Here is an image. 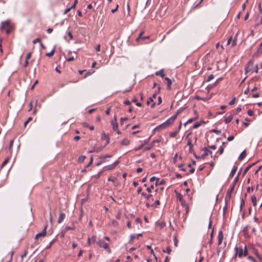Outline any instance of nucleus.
<instances>
[{
    "mask_svg": "<svg viewBox=\"0 0 262 262\" xmlns=\"http://www.w3.org/2000/svg\"><path fill=\"white\" fill-rule=\"evenodd\" d=\"M239 174H240V172H238L237 176L235 178L231 188L229 190H228V191L226 193V196H225L226 200H230V199L231 198L232 193L233 191L234 190V189L236 185V183L238 181Z\"/></svg>",
    "mask_w": 262,
    "mask_h": 262,
    "instance_id": "1",
    "label": "nucleus"
},
{
    "mask_svg": "<svg viewBox=\"0 0 262 262\" xmlns=\"http://www.w3.org/2000/svg\"><path fill=\"white\" fill-rule=\"evenodd\" d=\"M235 256L238 255L239 257H242L243 256H246L248 255V251L247 247L245 246L244 249L242 248H238L237 247H235Z\"/></svg>",
    "mask_w": 262,
    "mask_h": 262,
    "instance_id": "2",
    "label": "nucleus"
},
{
    "mask_svg": "<svg viewBox=\"0 0 262 262\" xmlns=\"http://www.w3.org/2000/svg\"><path fill=\"white\" fill-rule=\"evenodd\" d=\"M97 244L100 247L103 248L105 249H108V252H111V250L109 249L108 244L103 241H99L97 242Z\"/></svg>",
    "mask_w": 262,
    "mask_h": 262,
    "instance_id": "3",
    "label": "nucleus"
},
{
    "mask_svg": "<svg viewBox=\"0 0 262 262\" xmlns=\"http://www.w3.org/2000/svg\"><path fill=\"white\" fill-rule=\"evenodd\" d=\"M47 225H46L41 232L37 234L35 236V239H37L39 237L45 236L47 233Z\"/></svg>",
    "mask_w": 262,
    "mask_h": 262,
    "instance_id": "4",
    "label": "nucleus"
},
{
    "mask_svg": "<svg viewBox=\"0 0 262 262\" xmlns=\"http://www.w3.org/2000/svg\"><path fill=\"white\" fill-rule=\"evenodd\" d=\"M217 238H218L217 244H218V245H220L222 244V241L224 238V235H223V232L221 230H220L219 232Z\"/></svg>",
    "mask_w": 262,
    "mask_h": 262,
    "instance_id": "5",
    "label": "nucleus"
},
{
    "mask_svg": "<svg viewBox=\"0 0 262 262\" xmlns=\"http://www.w3.org/2000/svg\"><path fill=\"white\" fill-rule=\"evenodd\" d=\"M112 124L113 126V129L114 131H117L118 134H120L121 133L119 130L118 129V124L116 122H114V120L112 121Z\"/></svg>",
    "mask_w": 262,
    "mask_h": 262,
    "instance_id": "6",
    "label": "nucleus"
},
{
    "mask_svg": "<svg viewBox=\"0 0 262 262\" xmlns=\"http://www.w3.org/2000/svg\"><path fill=\"white\" fill-rule=\"evenodd\" d=\"M186 139L187 140V145L189 146V151L191 152L193 149V144L191 143V139L190 138L186 137Z\"/></svg>",
    "mask_w": 262,
    "mask_h": 262,
    "instance_id": "7",
    "label": "nucleus"
},
{
    "mask_svg": "<svg viewBox=\"0 0 262 262\" xmlns=\"http://www.w3.org/2000/svg\"><path fill=\"white\" fill-rule=\"evenodd\" d=\"M66 217V214L64 213L61 212L59 214L58 219L57 220V223L58 224L61 223L62 221Z\"/></svg>",
    "mask_w": 262,
    "mask_h": 262,
    "instance_id": "8",
    "label": "nucleus"
},
{
    "mask_svg": "<svg viewBox=\"0 0 262 262\" xmlns=\"http://www.w3.org/2000/svg\"><path fill=\"white\" fill-rule=\"evenodd\" d=\"M10 26V23L8 20L2 21L1 23V29L4 30L5 27H9Z\"/></svg>",
    "mask_w": 262,
    "mask_h": 262,
    "instance_id": "9",
    "label": "nucleus"
},
{
    "mask_svg": "<svg viewBox=\"0 0 262 262\" xmlns=\"http://www.w3.org/2000/svg\"><path fill=\"white\" fill-rule=\"evenodd\" d=\"M101 139L102 140H106V144H107L109 143L110 138L108 135L105 134L104 132H103L102 133V137Z\"/></svg>",
    "mask_w": 262,
    "mask_h": 262,
    "instance_id": "10",
    "label": "nucleus"
},
{
    "mask_svg": "<svg viewBox=\"0 0 262 262\" xmlns=\"http://www.w3.org/2000/svg\"><path fill=\"white\" fill-rule=\"evenodd\" d=\"M237 166H233V167L232 169L231 170V171L229 174V178H233V177L234 176V175L235 174V173L237 170Z\"/></svg>",
    "mask_w": 262,
    "mask_h": 262,
    "instance_id": "11",
    "label": "nucleus"
},
{
    "mask_svg": "<svg viewBox=\"0 0 262 262\" xmlns=\"http://www.w3.org/2000/svg\"><path fill=\"white\" fill-rule=\"evenodd\" d=\"M166 128V126L165 125V124L164 123H162V124L158 125L155 128V130H160L162 129H164Z\"/></svg>",
    "mask_w": 262,
    "mask_h": 262,
    "instance_id": "12",
    "label": "nucleus"
},
{
    "mask_svg": "<svg viewBox=\"0 0 262 262\" xmlns=\"http://www.w3.org/2000/svg\"><path fill=\"white\" fill-rule=\"evenodd\" d=\"M156 96H157V93H155L154 94H153L152 97H150L149 99L147 100L146 104L147 105H149L151 102H154V98H155L156 97Z\"/></svg>",
    "mask_w": 262,
    "mask_h": 262,
    "instance_id": "13",
    "label": "nucleus"
},
{
    "mask_svg": "<svg viewBox=\"0 0 262 262\" xmlns=\"http://www.w3.org/2000/svg\"><path fill=\"white\" fill-rule=\"evenodd\" d=\"M203 150L204 151V152L202 155L201 157V158L203 159L205 158L208 155L209 149L207 147H204L203 148Z\"/></svg>",
    "mask_w": 262,
    "mask_h": 262,
    "instance_id": "14",
    "label": "nucleus"
},
{
    "mask_svg": "<svg viewBox=\"0 0 262 262\" xmlns=\"http://www.w3.org/2000/svg\"><path fill=\"white\" fill-rule=\"evenodd\" d=\"M165 79L167 81V89L170 90L171 89V85L172 84V81L168 77H165Z\"/></svg>",
    "mask_w": 262,
    "mask_h": 262,
    "instance_id": "15",
    "label": "nucleus"
},
{
    "mask_svg": "<svg viewBox=\"0 0 262 262\" xmlns=\"http://www.w3.org/2000/svg\"><path fill=\"white\" fill-rule=\"evenodd\" d=\"M156 75L157 76H160L161 77L163 78L164 77V76H165L164 70L162 69V70H161L159 71L156 72Z\"/></svg>",
    "mask_w": 262,
    "mask_h": 262,
    "instance_id": "16",
    "label": "nucleus"
},
{
    "mask_svg": "<svg viewBox=\"0 0 262 262\" xmlns=\"http://www.w3.org/2000/svg\"><path fill=\"white\" fill-rule=\"evenodd\" d=\"M246 156V150H244L239 156L238 157V160L241 161L243 160Z\"/></svg>",
    "mask_w": 262,
    "mask_h": 262,
    "instance_id": "17",
    "label": "nucleus"
},
{
    "mask_svg": "<svg viewBox=\"0 0 262 262\" xmlns=\"http://www.w3.org/2000/svg\"><path fill=\"white\" fill-rule=\"evenodd\" d=\"M130 143V141L127 139H124L121 142V144L127 146Z\"/></svg>",
    "mask_w": 262,
    "mask_h": 262,
    "instance_id": "18",
    "label": "nucleus"
},
{
    "mask_svg": "<svg viewBox=\"0 0 262 262\" xmlns=\"http://www.w3.org/2000/svg\"><path fill=\"white\" fill-rule=\"evenodd\" d=\"M233 119V115H231L225 119V122L227 124L231 121Z\"/></svg>",
    "mask_w": 262,
    "mask_h": 262,
    "instance_id": "19",
    "label": "nucleus"
},
{
    "mask_svg": "<svg viewBox=\"0 0 262 262\" xmlns=\"http://www.w3.org/2000/svg\"><path fill=\"white\" fill-rule=\"evenodd\" d=\"M173 123V121L171 120L170 118H169L164 122V124H165L166 127H167L169 125L172 124Z\"/></svg>",
    "mask_w": 262,
    "mask_h": 262,
    "instance_id": "20",
    "label": "nucleus"
},
{
    "mask_svg": "<svg viewBox=\"0 0 262 262\" xmlns=\"http://www.w3.org/2000/svg\"><path fill=\"white\" fill-rule=\"evenodd\" d=\"M251 201L253 206H256V198L253 195L251 196Z\"/></svg>",
    "mask_w": 262,
    "mask_h": 262,
    "instance_id": "21",
    "label": "nucleus"
},
{
    "mask_svg": "<svg viewBox=\"0 0 262 262\" xmlns=\"http://www.w3.org/2000/svg\"><path fill=\"white\" fill-rule=\"evenodd\" d=\"M174 246L175 247H177L178 245V239L177 238V235H174L173 236Z\"/></svg>",
    "mask_w": 262,
    "mask_h": 262,
    "instance_id": "22",
    "label": "nucleus"
},
{
    "mask_svg": "<svg viewBox=\"0 0 262 262\" xmlns=\"http://www.w3.org/2000/svg\"><path fill=\"white\" fill-rule=\"evenodd\" d=\"M162 252L169 254L171 252V250L169 247H167L166 249H163Z\"/></svg>",
    "mask_w": 262,
    "mask_h": 262,
    "instance_id": "23",
    "label": "nucleus"
},
{
    "mask_svg": "<svg viewBox=\"0 0 262 262\" xmlns=\"http://www.w3.org/2000/svg\"><path fill=\"white\" fill-rule=\"evenodd\" d=\"M86 158L85 156H81L78 158V162L79 163H82L84 161V159Z\"/></svg>",
    "mask_w": 262,
    "mask_h": 262,
    "instance_id": "24",
    "label": "nucleus"
},
{
    "mask_svg": "<svg viewBox=\"0 0 262 262\" xmlns=\"http://www.w3.org/2000/svg\"><path fill=\"white\" fill-rule=\"evenodd\" d=\"M141 195L142 196H145V199L147 200H149L152 196L151 194H149L146 195V194L145 192L141 193Z\"/></svg>",
    "mask_w": 262,
    "mask_h": 262,
    "instance_id": "25",
    "label": "nucleus"
},
{
    "mask_svg": "<svg viewBox=\"0 0 262 262\" xmlns=\"http://www.w3.org/2000/svg\"><path fill=\"white\" fill-rule=\"evenodd\" d=\"M55 53V48H54L50 52L46 53V56L48 57L52 56Z\"/></svg>",
    "mask_w": 262,
    "mask_h": 262,
    "instance_id": "26",
    "label": "nucleus"
},
{
    "mask_svg": "<svg viewBox=\"0 0 262 262\" xmlns=\"http://www.w3.org/2000/svg\"><path fill=\"white\" fill-rule=\"evenodd\" d=\"M177 198L180 202L182 201L183 200V196L180 193L177 194Z\"/></svg>",
    "mask_w": 262,
    "mask_h": 262,
    "instance_id": "27",
    "label": "nucleus"
},
{
    "mask_svg": "<svg viewBox=\"0 0 262 262\" xmlns=\"http://www.w3.org/2000/svg\"><path fill=\"white\" fill-rule=\"evenodd\" d=\"M114 168V167H113V166L112 165H109V166H106L104 168V170H112Z\"/></svg>",
    "mask_w": 262,
    "mask_h": 262,
    "instance_id": "28",
    "label": "nucleus"
},
{
    "mask_svg": "<svg viewBox=\"0 0 262 262\" xmlns=\"http://www.w3.org/2000/svg\"><path fill=\"white\" fill-rule=\"evenodd\" d=\"M142 236V234H132L130 236V239L132 240H133L134 238H136V237H138L139 236Z\"/></svg>",
    "mask_w": 262,
    "mask_h": 262,
    "instance_id": "29",
    "label": "nucleus"
},
{
    "mask_svg": "<svg viewBox=\"0 0 262 262\" xmlns=\"http://www.w3.org/2000/svg\"><path fill=\"white\" fill-rule=\"evenodd\" d=\"M262 42L260 44L259 49L257 50V52L255 53V55L258 54V53H262Z\"/></svg>",
    "mask_w": 262,
    "mask_h": 262,
    "instance_id": "30",
    "label": "nucleus"
},
{
    "mask_svg": "<svg viewBox=\"0 0 262 262\" xmlns=\"http://www.w3.org/2000/svg\"><path fill=\"white\" fill-rule=\"evenodd\" d=\"M198 118V116H196V117L195 118H190L185 123V125H186V124L187 123H191L192 121L195 120Z\"/></svg>",
    "mask_w": 262,
    "mask_h": 262,
    "instance_id": "31",
    "label": "nucleus"
},
{
    "mask_svg": "<svg viewBox=\"0 0 262 262\" xmlns=\"http://www.w3.org/2000/svg\"><path fill=\"white\" fill-rule=\"evenodd\" d=\"M177 135V131H174V132H171L169 134V136L171 138H174V137H176Z\"/></svg>",
    "mask_w": 262,
    "mask_h": 262,
    "instance_id": "32",
    "label": "nucleus"
},
{
    "mask_svg": "<svg viewBox=\"0 0 262 262\" xmlns=\"http://www.w3.org/2000/svg\"><path fill=\"white\" fill-rule=\"evenodd\" d=\"M143 33H144V32H142L140 33L139 37L138 38H137V39H136L137 41H139V40L141 39L142 40V38H143L142 35Z\"/></svg>",
    "mask_w": 262,
    "mask_h": 262,
    "instance_id": "33",
    "label": "nucleus"
},
{
    "mask_svg": "<svg viewBox=\"0 0 262 262\" xmlns=\"http://www.w3.org/2000/svg\"><path fill=\"white\" fill-rule=\"evenodd\" d=\"M227 209V200H225V205L223 208V214H225Z\"/></svg>",
    "mask_w": 262,
    "mask_h": 262,
    "instance_id": "34",
    "label": "nucleus"
},
{
    "mask_svg": "<svg viewBox=\"0 0 262 262\" xmlns=\"http://www.w3.org/2000/svg\"><path fill=\"white\" fill-rule=\"evenodd\" d=\"M252 167V165H248L244 170L243 174H245L248 170L250 169V168Z\"/></svg>",
    "mask_w": 262,
    "mask_h": 262,
    "instance_id": "35",
    "label": "nucleus"
},
{
    "mask_svg": "<svg viewBox=\"0 0 262 262\" xmlns=\"http://www.w3.org/2000/svg\"><path fill=\"white\" fill-rule=\"evenodd\" d=\"M32 120V118L30 117L28 119L24 122V126L26 127L27 124Z\"/></svg>",
    "mask_w": 262,
    "mask_h": 262,
    "instance_id": "36",
    "label": "nucleus"
},
{
    "mask_svg": "<svg viewBox=\"0 0 262 262\" xmlns=\"http://www.w3.org/2000/svg\"><path fill=\"white\" fill-rule=\"evenodd\" d=\"M201 125V123L200 122H196L195 123L193 126V128H198L200 125Z\"/></svg>",
    "mask_w": 262,
    "mask_h": 262,
    "instance_id": "37",
    "label": "nucleus"
},
{
    "mask_svg": "<svg viewBox=\"0 0 262 262\" xmlns=\"http://www.w3.org/2000/svg\"><path fill=\"white\" fill-rule=\"evenodd\" d=\"M213 78H214V75H213V74H211V75H210L208 76V78H207V80H206V81H207V82L210 81H211V80H212Z\"/></svg>",
    "mask_w": 262,
    "mask_h": 262,
    "instance_id": "38",
    "label": "nucleus"
},
{
    "mask_svg": "<svg viewBox=\"0 0 262 262\" xmlns=\"http://www.w3.org/2000/svg\"><path fill=\"white\" fill-rule=\"evenodd\" d=\"M245 206L244 200L242 199L240 204V210H241L242 208Z\"/></svg>",
    "mask_w": 262,
    "mask_h": 262,
    "instance_id": "39",
    "label": "nucleus"
},
{
    "mask_svg": "<svg viewBox=\"0 0 262 262\" xmlns=\"http://www.w3.org/2000/svg\"><path fill=\"white\" fill-rule=\"evenodd\" d=\"M40 42H41V41L39 38H37L35 39L34 40H33V43L34 44H35L37 42L40 43Z\"/></svg>",
    "mask_w": 262,
    "mask_h": 262,
    "instance_id": "40",
    "label": "nucleus"
},
{
    "mask_svg": "<svg viewBox=\"0 0 262 262\" xmlns=\"http://www.w3.org/2000/svg\"><path fill=\"white\" fill-rule=\"evenodd\" d=\"M154 188V185H151L150 187H148L147 189H146V190L149 192H150L151 191V190H152Z\"/></svg>",
    "mask_w": 262,
    "mask_h": 262,
    "instance_id": "41",
    "label": "nucleus"
},
{
    "mask_svg": "<svg viewBox=\"0 0 262 262\" xmlns=\"http://www.w3.org/2000/svg\"><path fill=\"white\" fill-rule=\"evenodd\" d=\"M235 97H234L229 102V105H232L235 103Z\"/></svg>",
    "mask_w": 262,
    "mask_h": 262,
    "instance_id": "42",
    "label": "nucleus"
},
{
    "mask_svg": "<svg viewBox=\"0 0 262 262\" xmlns=\"http://www.w3.org/2000/svg\"><path fill=\"white\" fill-rule=\"evenodd\" d=\"M236 36H237V34L236 35L235 38L234 39L233 41H232V45H231V47H234L235 46V45H236Z\"/></svg>",
    "mask_w": 262,
    "mask_h": 262,
    "instance_id": "43",
    "label": "nucleus"
},
{
    "mask_svg": "<svg viewBox=\"0 0 262 262\" xmlns=\"http://www.w3.org/2000/svg\"><path fill=\"white\" fill-rule=\"evenodd\" d=\"M75 229V227H70V226H67L65 228V230L66 231H68V230H74Z\"/></svg>",
    "mask_w": 262,
    "mask_h": 262,
    "instance_id": "44",
    "label": "nucleus"
},
{
    "mask_svg": "<svg viewBox=\"0 0 262 262\" xmlns=\"http://www.w3.org/2000/svg\"><path fill=\"white\" fill-rule=\"evenodd\" d=\"M66 84H67L66 83L60 82L58 84V87L59 88H62L64 87Z\"/></svg>",
    "mask_w": 262,
    "mask_h": 262,
    "instance_id": "45",
    "label": "nucleus"
},
{
    "mask_svg": "<svg viewBox=\"0 0 262 262\" xmlns=\"http://www.w3.org/2000/svg\"><path fill=\"white\" fill-rule=\"evenodd\" d=\"M116 180H117V178H112V177H110L108 179V181H111V182H115Z\"/></svg>",
    "mask_w": 262,
    "mask_h": 262,
    "instance_id": "46",
    "label": "nucleus"
},
{
    "mask_svg": "<svg viewBox=\"0 0 262 262\" xmlns=\"http://www.w3.org/2000/svg\"><path fill=\"white\" fill-rule=\"evenodd\" d=\"M247 114H248V115L249 116H252L253 115L254 112H253V111H252L251 110H249L248 111Z\"/></svg>",
    "mask_w": 262,
    "mask_h": 262,
    "instance_id": "47",
    "label": "nucleus"
},
{
    "mask_svg": "<svg viewBox=\"0 0 262 262\" xmlns=\"http://www.w3.org/2000/svg\"><path fill=\"white\" fill-rule=\"evenodd\" d=\"M160 205V201L159 200L156 201L155 203L151 205L152 207Z\"/></svg>",
    "mask_w": 262,
    "mask_h": 262,
    "instance_id": "48",
    "label": "nucleus"
},
{
    "mask_svg": "<svg viewBox=\"0 0 262 262\" xmlns=\"http://www.w3.org/2000/svg\"><path fill=\"white\" fill-rule=\"evenodd\" d=\"M183 111V108H179L176 114H175L177 116H178Z\"/></svg>",
    "mask_w": 262,
    "mask_h": 262,
    "instance_id": "49",
    "label": "nucleus"
},
{
    "mask_svg": "<svg viewBox=\"0 0 262 262\" xmlns=\"http://www.w3.org/2000/svg\"><path fill=\"white\" fill-rule=\"evenodd\" d=\"M183 111V108H179L176 114H175L177 116H178Z\"/></svg>",
    "mask_w": 262,
    "mask_h": 262,
    "instance_id": "50",
    "label": "nucleus"
},
{
    "mask_svg": "<svg viewBox=\"0 0 262 262\" xmlns=\"http://www.w3.org/2000/svg\"><path fill=\"white\" fill-rule=\"evenodd\" d=\"M248 259L252 262H255V260L254 258L252 256H248Z\"/></svg>",
    "mask_w": 262,
    "mask_h": 262,
    "instance_id": "51",
    "label": "nucleus"
},
{
    "mask_svg": "<svg viewBox=\"0 0 262 262\" xmlns=\"http://www.w3.org/2000/svg\"><path fill=\"white\" fill-rule=\"evenodd\" d=\"M155 180H157V181H159V179L157 178L156 177H151L150 179V182H154Z\"/></svg>",
    "mask_w": 262,
    "mask_h": 262,
    "instance_id": "52",
    "label": "nucleus"
},
{
    "mask_svg": "<svg viewBox=\"0 0 262 262\" xmlns=\"http://www.w3.org/2000/svg\"><path fill=\"white\" fill-rule=\"evenodd\" d=\"M219 151L220 152V154L221 155H222L224 152V147H223L222 146H221L219 148Z\"/></svg>",
    "mask_w": 262,
    "mask_h": 262,
    "instance_id": "53",
    "label": "nucleus"
},
{
    "mask_svg": "<svg viewBox=\"0 0 262 262\" xmlns=\"http://www.w3.org/2000/svg\"><path fill=\"white\" fill-rule=\"evenodd\" d=\"M31 54H32V53L31 52H29L27 54V57L26 58V59L27 60H29L31 57Z\"/></svg>",
    "mask_w": 262,
    "mask_h": 262,
    "instance_id": "54",
    "label": "nucleus"
},
{
    "mask_svg": "<svg viewBox=\"0 0 262 262\" xmlns=\"http://www.w3.org/2000/svg\"><path fill=\"white\" fill-rule=\"evenodd\" d=\"M8 162V159H6L2 164V167H4Z\"/></svg>",
    "mask_w": 262,
    "mask_h": 262,
    "instance_id": "55",
    "label": "nucleus"
},
{
    "mask_svg": "<svg viewBox=\"0 0 262 262\" xmlns=\"http://www.w3.org/2000/svg\"><path fill=\"white\" fill-rule=\"evenodd\" d=\"M212 132L213 133H216L217 134H219L221 133V131L220 130H216V129H213L212 130Z\"/></svg>",
    "mask_w": 262,
    "mask_h": 262,
    "instance_id": "56",
    "label": "nucleus"
},
{
    "mask_svg": "<svg viewBox=\"0 0 262 262\" xmlns=\"http://www.w3.org/2000/svg\"><path fill=\"white\" fill-rule=\"evenodd\" d=\"M124 103L127 105H130L131 104V102L129 100H125L124 101Z\"/></svg>",
    "mask_w": 262,
    "mask_h": 262,
    "instance_id": "57",
    "label": "nucleus"
},
{
    "mask_svg": "<svg viewBox=\"0 0 262 262\" xmlns=\"http://www.w3.org/2000/svg\"><path fill=\"white\" fill-rule=\"evenodd\" d=\"M185 210L186 211V213L187 214L189 211V208L188 205H186V206L185 207Z\"/></svg>",
    "mask_w": 262,
    "mask_h": 262,
    "instance_id": "58",
    "label": "nucleus"
},
{
    "mask_svg": "<svg viewBox=\"0 0 262 262\" xmlns=\"http://www.w3.org/2000/svg\"><path fill=\"white\" fill-rule=\"evenodd\" d=\"M234 137L233 136H229L227 138L228 141H231L234 139Z\"/></svg>",
    "mask_w": 262,
    "mask_h": 262,
    "instance_id": "59",
    "label": "nucleus"
},
{
    "mask_svg": "<svg viewBox=\"0 0 262 262\" xmlns=\"http://www.w3.org/2000/svg\"><path fill=\"white\" fill-rule=\"evenodd\" d=\"M252 97L253 98H257L259 97V93H255L252 95Z\"/></svg>",
    "mask_w": 262,
    "mask_h": 262,
    "instance_id": "60",
    "label": "nucleus"
},
{
    "mask_svg": "<svg viewBox=\"0 0 262 262\" xmlns=\"http://www.w3.org/2000/svg\"><path fill=\"white\" fill-rule=\"evenodd\" d=\"M112 157V155H106L103 156L102 157V158L103 159H105L106 158H111Z\"/></svg>",
    "mask_w": 262,
    "mask_h": 262,
    "instance_id": "61",
    "label": "nucleus"
},
{
    "mask_svg": "<svg viewBox=\"0 0 262 262\" xmlns=\"http://www.w3.org/2000/svg\"><path fill=\"white\" fill-rule=\"evenodd\" d=\"M180 202L181 203V205L184 207H185L186 206V205H188L186 203V202L184 200H183L182 201H181Z\"/></svg>",
    "mask_w": 262,
    "mask_h": 262,
    "instance_id": "62",
    "label": "nucleus"
},
{
    "mask_svg": "<svg viewBox=\"0 0 262 262\" xmlns=\"http://www.w3.org/2000/svg\"><path fill=\"white\" fill-rule=\"evenodd\" d=\"M161 103H162V98H161V97L159 96L158 97V105L160 104Z\"/></svg>",
    "mask_w": 262,
    "mask_h": 262,
    "instance_id": "63",
    "label": "nucleus"
},
{
    "mask_svg": "<svg viewBox=\"0 0 262 262\" xmlns=\"http://www.w3.org/2000/svg\"><path fill=\"white\" fill-rule=\"evenodd\" d=\"M169 258L168 256H166L164 262H169Z\"/></svg>",
    "mask_w": 262,
    "mask_h": 262,
    "instance_id": "64",
    "label": "nucleus"
}]
</instances>
